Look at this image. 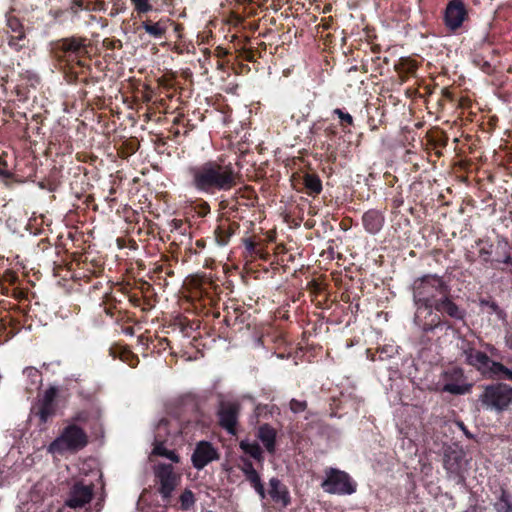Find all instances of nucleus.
I'll list each match as a JSON object with an SVG mask.
<instances>
[{
    "instance_id": "nucleus-1",
    "label": "nucleus",
    "mask_w": 512,
    "mask_h": 512,
    "mask_svg": "<svg viewBox=\"0 0 512 512\" xmlns=\"http://www.w3.org/2000/svg\"><path fill=\"white\" fill-rule=\"evenodd\" d=\"M191 186L204 194L228 192L241 183L242 175L238 169L223 158L208 160L189 167Z\"/></svg>"
},
{
    "instance_id": "nucleus-2",
    "label": "nucleus",
    "mask_w": 512,
    "mask_h": 512,
    "mask_svg": "<svg viewBox=\"0 0 512 512\" xmlns=\"http://www.w3.org/2000/svg\"><path fill=\"white\" fill-rule=\"evenodd\" d=\"M413 298L418 309L424 307L431 312L436 301L449 294L450 289L443 279L437 275H425L413 282Z\"/></svg>"
},
{
    "instance_id": "nucleus-3",
    "label": "nucleus",
    "mask_w": 512,
    "mask_h": 512,
    "mask_svg": "<svg viewBox=\"0 0 512 512\" xmlns=\"http://www.w3.org/2000/svg\"><path fill=\"white\" fill-rule=\"evenodd\" d=\"M88 443L87 435L77 425L71 424L63 429L60 435L48 446L51 454H64L65 452H77Z\"/></svg>"
},
{
    "instance_id": "nucleus-4",
    "label": "nucleus",
    "mask_w": 512,
    "mask_h": 512,
    "mask_svg": "<svg viewBox=\"0 0 512 512\" xmlns=\"http://www.w3.org/2000/svg\"><path fill=\"white\" fill-rule=\"evenodd\" d=\"M479 401L486 410L497 413L507 411L512 407V387L504 383L487 385Z\"/></svg>"
},
{
    "instance_id": "nucleus-5",
    "label": "nucleus",
    "mask_w": 512,
    "mask_h": 512,
    "mask_svg": "<svg viewBox=\"0 0 512 512\" xmlns=\"http://www.w3.org/2000/svg\"><path fill=\"white\" fill-rule=\"evenodd\" d=\"M325 474L326 478L321 484L325 492L329 494L349 495L356 491V484L346 472L335 468H328Z\"/></svg>"
},
{
    "instance_id": "nucleus-6",
    "label": "nucleus",
    "mask_w": 512,
    "mask_h": 512,
    "mask_svg": "<svg viewBox=\"0 0 512 512\" xmlns=\"http://www.w3.org/2000/svg\"><path fill=\"white\" fill-rule=\"evenodd\" d=\"M154 475L159 484L158 491L164 500H169L180 482V475L171 464L159 463L154 467Z\"/></svg>"
},
{
    "instance_id": "nucleus-7",
    "label": "nucleus",
    "mask_w": 512,
    "mask_h": 512,
    "mask_svg": "<svg viewBox=\"0 0 512 512\" xmlns=\"http://www.w3.org/2000/svg\"><path fill=\"white\" fill-rule=\"evenodd\" d=\"M94 494V485L76 481L70 487L65 505L72 509H79L90 503Z\"/></svg>"
},
{
    "instance_id": "nucleus-8",
    "label": "nucleus",
    "mask_w": 512,
    "mask_h": 512,
    "mask_svg": "<svg viewBox=\"0 0 512 512\" xmlns=\"http://www.w3.org/2000/svg\"><path fill=\"white\" fill-rule=\"evenodd\" d=\"M239 412L240 404L237 401H222L219 405V424L232 435L236 433Z\"/></svg>"
},
{
    "instance_id": "nucleus-9",
    "label": "nucleus",
    "mask_w": 512,
    "mask_h": 512,
    "mask_svg": "<svg viewBox=\"0 0 512 512\" xmlns=\"http://www.w3.org/2000/svg\"><path fill=\"white\" fill-rule=\"evenodd\" d=\"M467 17V10L462 0H451L445 9L444 21L450 31L460 28Z\"/></svg>"
},
{
    "instance_id": "nucleus-10",
    "label": "nucleus",
    "mask_w": 512,
    "mask_h": 512,
    "mask_svg": "<svg viewBox=\"0 0 512 512\" xmlns=\"http://www.w3.org/2000/svg\"><path fill=\"white\" fill-rule=\"evenodd\" d=\"M219 458L217 449L208 441H200L197 443L191 456L193 466L201 470L212 461Z\"/></svg>"
},
{
    "instance_id": "nucleus-11",
    "label": "nucleus",
    "mask_w": 512,
    "mask_h": 512,
    "mask_svg": "<svg viewBox=\"0 0 512 512\" xmlns=\"http://www.w3.org/2000/svg\"><path fill=\"white\" fill-rule=\"evenodd\" d=\"M56 396L57 389L55 387H50L47 390H45L42 398L40 399L36 414L40 418V421L42 423H46L52 416L55 415Z\"/></svg>"
},
{
    "instance_id": "nucleus-12",
    "label": "nucleus",
    "mask_w": 512,
    "mask_h": 512,
    "mask_svg": "<svg viewBox=\"0 0 512 512\" xmlns=\"http://www.w3.org/2000/svg\"><path fill=\"white\" fill-rule=\"evenodd\" d=\"M465 453L462 449L449 447L444 453V468L449 474L459 475L465 462Z\"/></svg>"
},
{
    "instance_id": "nucleus-13",
    "label": "nucleus",
    "mask_w": 512,
    "mask_h": 512,
    "mask_svg": "<svg viewBox=\"0 0 512 512\" xmlns=\"http://www.w3.org/2000/svg\"><path fill=\"white\" fill-rule=\"evenodd\" d=\"M167 425L168 421L166 419H161L158 422L156 426L157 436L154 440V448L152 454L165 457L173 463H178L180 461L179 456L175 453V451L167 449L162 441L161 433L167 432Z\"/></svg>"
},
{
    "instance_id": "nucleus-14",
    "label": "nucleus",
    "mask_w": 512,
    "mask_h": 512,
    "mask_svg": "<svg viewBox=\"0 0 512 512\" xmlns=\"http://www.w3.org/2000/svg\"><path fill=\"white\" fill-rule=\"evenodd\" d=\"M432 308L456 320H463L465 317V311L452 301L450 293L440 297Z\"/></svg>"
},
{
    "instance_id": "nucleus-15",
    "label": "nucleus",
    "mask_w": 512,
    "mask_h": 512,
    "mask_svg": "<svg viewBox=\"0 0 512 512\" xmlns=\"http://www.w3.org/2000/svg\"><path fill=\"white\" fill-rule=\"evenodd\" d=\"M269 495L276 503L287 507L290 504V495L287 487L277 478L269 480Z\"/></svg>"
},
{
    "instance_id": "nucleus-16",
    "label": "nucleus",
    "mask_w": 512,
    "mask_h": 512,
    "mask_svg": "<svg viewBox=\"0 0 512 512\" xmlns=\"http://www.w3.org/2000/svg\"><path fill=\"white\" fill-rule=\"evenodd\" d=\"M277 432L268 424H263L258 428L257 437L263 443L266 450L270 453L275 451V440Z\"/></svg>"
},
{
    "instance_id": "nucleus-17",
    "label": "nucleus",
    "mask_w": 512,
    "mask_h": 512,
    "mask_svg": "<svg viewBox=\"0 0 512 512\" xmlns=\"http://www.w3.org/2000/svg\"><path fill=\"white\" fill-rule=\"evenodd\" d=\"M363 225L371 234L379 232L383 226V216L375 210H369L363 215Z\"/></svg>"
},
{
    "instance_id": "nucleus-18",
    "label": "nucleus",
    "mask_w": 512,
    "mask_h": 512,
    "mask_svg": "<svg viewBox=\"0 0 512 512\" xmlns=\"http://www.w3.org/2000/svg\"><path fill=\"white\" fill-rule=\"evenodd\" d=\"M168 19H160L157 22L151 20H145L142 22V27L146 33L151 37L160 39L164 37L168 29Z\"/></svg>"
},
{
    "instance_id": "nucleus-19",
    "label": "nucleus",
    "mask_w": 512,
    "mask_h": 512,
    "mask_svg": "<svg viewBox=\"0 0 512 512\" xmlns=\"http://www.w3.org/2000/svg\"><path fill=\"white\" fill-rule=\"evenodd\" d=\"M467 364L475 367L477 370L486 373L487 371H491V365L494 361L490 360V358L483 352L476 350L473 355H470L465 361Z\"/></svg>"
},
{
    "instance_id": "nucleus-20",
    "label": "nucleus",
    "mask_w": 512,
    "mask_h": 512,
    "mask_svg": "<svg viewBox=\"0 0 512 512\" xmlns=\"http://www.w3.org/2000/svg\"><path fill=\"white\" fill-rule=\"evenodd\" d=\"M495 512H512V495L501 488L500 493L493 502Z\"/></svg>"
},
{
    "instance_id": "nucleus-21",
    "label": "nucleus",
    "mask_w": 512,
    "mask_h": 512,
    "mask_svg": "<svg viewBox=\"0 0 512 512\" xmlns=\"http://www.w3.org/2000/svg\"><path fill=\"white\" fill-rule=\"evenodd\" d=\"M303 185L307 194L317 195L322 190V183L318 176L314 174H306L303 177Z\"/></svg>"
},
{
    "instance_id": "nucleus-22",
    "label": "nucleus",
    "mask_w": 512,
    "mask_h": 512,
    "mask_svg": "<svg viewBox=\"0 0 512 512\" xmlns=\"http://www.w3.org/2000/svg\"><path fill=\"white\" fill-rule=\"evenodd\" d=\"M83 46V40L76 37L65 38L59 42V48L64 52L78 53Z\"/></svg>"
},
{
    "instance_id": "nucleus-23",
    "label": "nucleus",
    "mask_w": 512,
    "mask_h": 512,
    "mask_svg": "<svg viewBox=\"0 0 512 512\" xmlns=\"http://www.w3.org/2000/svg\"><path fill=\"white\" fill-rule=\"evenodd\" d=\"M240 448L251 457L257 460L262 459V450L256 442L243 440L240 442Z\"/></svg>"
},
{
    "instance_id": "nucleus-24",
    "label": "nucleus",
    "mask_w": 512,
    "mask_h": 512,
    "mask_svg": "<svg viewBox=\"0 0 512 512\" xmlns=\"http://www.w3.org/2000/svg\"><path fill=\"white\" fill-rule=\"evenodd\" d=\"M246 480L249 481L251 486L255 489L257 494L260 496L261 499H264L266 497V492L264 489V485L261 481V478L258 474V472L250 473L245 476Z\"/></svg>"
},
{
    "instance_id": "nucleus-25",
    "label": "nucleus",
    "mask_w": 512,
    "mask_h": 512,
    "mask_svg": "<svg viewBox=\"0 0 512 512\" xmlns=\"http://www.w3.org/2000/svg\"><path fill=\"white\" fill-rule=\"evenodd\" d=\"M491 375L497 378L507 379L512 381V370L505 367L499 362H493L491 365Z\"/></svg>"
},
{
    "instance_id": "nucleus-26",
    "label": "nucleus",
    "mask_w": 512,
    "mask_h": 512,
    "mask_svg": "<svg viewBox=\"0 0 512 512\" xmlns=\"http://www.w3.org/2000/svg\"><path fill=\"white\" fill-rule=\"evenodd\" d=\"M457 347L460 350L461 357L464 358L466 361L468 358H470V355H473L475 353L476 348L473 343L469 342L465 338H459L457 342Z\"/></svg>"
},
{
    "instance_id": "nucleus-27",
    "label": "nucleus",
    "mask_w": 512,
    "mask_h": 512,
    "mask_svg": "<svg viewBox=\"0 0 512 512\" xmlns=\"http://www.w3.org/2000/svg\"><path fill=\"white\" fill-rule=\"evenodd\" d=\"M182 510H189L195 504V497L191 490H185L180 496Z\"/></svg>"
},
{
    "instance_id": "nucleus-28",
    "label": "nucleus",
    "mask_w": 512,
    "mask_h": 512,
    "mask_svg": "<svg viewBox=\"0 0 512 512\" xmlns=\"http://www.w3.org/2000/svg\"><path fill=\"white\" fill-rule=\"evenodd\" d=\"M468 385H458L454 383H447L443 386V391L455 394V395H462L469 391Z\"/></svg>"
},
{
    "instance_id": "nucleus-29",
    "label": "nucleus",
    "mask_w": 512,
    "mask_h": 512,
    "mask_svg": "<svg viewBox=\"0 0 512 512\" xmlns=\"http://www.w3.org/2000/svg\"><path fill=\"white\" fill-rule=\"evenodd\" d=\"M131 2L138 13H147L152 10L149 0H131Z\"/></svg>"
},
{
    "instance_id": "nucleus-30",
    "label": "nucleus",
    "mask_w": 512,
    "mask_h": 512,
    "mask_svg": "<svg viewBox=\"0 0 512 512\" xmlns=\"http://www.w3.org/2000/svg\"><path fill=\"white\" fill-rule=\"evenodd\" d=\"M216 241L219 245L224 246L228 243L231 233L222 227L216 230Z\"/></svg>"
},
{
    "instance_id": "nucleus-31",
    "label": "nucleus",
    "mask_w": 512,
    "mask_h": 512,
    "mask_svg": "<svg viewBox=\"0 0 512 512\" xmlns=\"http://www.w3.org/2000/svg\"><path fill=\"white\" fill-rule=\"evenodd\" d=\"M333 113L338 116L342 125H353V117L349 113L339 108L334 109Z\"/></svg>"
},
{
    "instance_id": "nucleus-32",
    "label": "nucleus",
    "mask_w": 512,
    "mask_h": 512,
    "mask_svg": "<svg viewBox=\"0 0 512 512\" xmlns=\"http://www.w3.org/2000/svg\"><path fill=\"white\" fill-rule=\"evenodd\" d=\"M306 407H307L306 401H299L296 399H292L290 401V409L294 413L302 412L306 409Z\"/></svg>"
},
{
    "instance_id": "nucleus-33",
    "label": "nucleus",
    "mask_w": 512,
    "mask_h": 512,
    "mask_svg": "<svg viewBox=\"0 0 512 512\" xmlns=\"http://www.w3.org/2000/svg\"><path fill=\"white\" fill-rule=\"evenodd\" d=\"M241 471L246 476L250 473L256 472V470L253 467V464L250 461H245L243 466L241 467Z\"/></svg>"
},
{
    "instance_id": "nucleus-34",
    "label": "nucleus",
    "mask_w": 512,
    "mask_h": 512,
    "mask_svg": "<svg viewBox=\"0 0 512 512\" xmlns=\"http://www.w3.org/2000/svg\"><path fill=\"white\" fill-rule=\"evenodd\" d=\"M24 36H25L24 33L22 31H20L17 36L10 37L9 45L12 47H16L17 41L22 40L24 38Z\"/></svg>"
},
{
    "instance_id": "nucleus-35",
    "label": "nucleus",
    "mask_w": 512,
    "mask_h": 512,
    "mask_svg": "<svg viewBox=\"0 0 512 512\" xmlns=\"http://www.w3.org/2000/svg\"><path fill=\"white\" fill-rule=\"evenodd\" d=\"M458 426L461 428V430L465 433V435L468 437V438H471L472 435L467 431L466 427L464 426V424L462 422H459L458 423Z\"/></svg>"
},
{
    "instance_id": "nucleus-36",
    "label": "nucleus",
    "mask_w": 512,
    "mask_h": 512,
    "mask_svg": "<svg viewBox=\"0 0 512 512\" xmlns=\"http://www.w3.org/2000/svg\"><path fill=\"white\" fill-rule=\"evenodd\" d=\"M407 65H408L407 71L410 72V73L413 72L416 69V65L413 62H411V61H408Z\"/></svg>"
},
{
    "instance_id": "nucleus-37",
    "label": "nucleus",
    "mask_w": 512,
    "mask_h": 512,
    "mask_svg": "<svg viewBox=\"0 0 512 512\" xmlns=\"http://www.w3.org/2000/svg\"><path fill=\"white\" fill-rule=\"evenodd\" d=\"M480 254H481V255H484V254H485V255H489V252H488V251H486V250L483 248V249H481V250H480Z\"/></svg>"
},
{
    "instance_id": "nucleus-38",
    "label": "nucleus",
    "mask_w": 512,
    "mask_h": 512,
    "mask_svg": "<svg viewBox=\"0 0 512 512\" xmlns=\"http://www.w3.org/2000/svg\"><path fill=\"white\" fill-rule=\"evenodd\" d=\"M466 512H476V509L467 510Z\"/></svg>"
}]
</instances>
